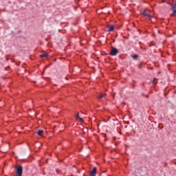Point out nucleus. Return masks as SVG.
<instances>
[{
	"label": "nucleus",
	"mask_w": 176,
	"mask_h": 176,
	"mask_svg": "<svg viewBox=\"0 0 176 176\" xmlns=\"http://www.w3.org/2000/svg\"><path fill=\"white\" fill-rule=\"evenodd\" d=\"M96 171H97V168L94 167V168H92L91 172L90 174H89V176H96Z\"/></svg>",
	"instance_id": "39448f33"
},
{
	"label": "nucleus",
	"mask_w": 176,
	"mask_h": 176,
	"mask_svg": "<svg viewBox=\"0 0 176 176\" xmlns=\"http://www.w3.org/2000/svg\"><path fill=\"white\" fill-rule=\"evenodd\" d=\"M138 68L139 69H142L144 68V64L138 65Z\"/></svg>",
	"instance_id": "f8f14e48"
},
{
	"label": "nucleus",
	"mask_w": 176,
	"mask_h": 176,
	"mask_svg": "<svg viewBox=\"0 0 176 176\" xmlns=\"http://www.w3.org/2000/svg\"><path fill=\"white\" fill-rule=\"evenodd\" d=\"M142 14H143V16H144V17H148V19H151V18L153 17L152 15H151V14L146 13V10H143Z\"/></svg>",
	"instance_id": "20e7f679"
},
{
	"label": "nucleus",
	"mask_w": 176,
	"mask_h": 176,
	"mask_svg": "<svg viewBox=\"0 0 176 176\" xmlns=\"http://www.w3.org/2000/svg\"><path fill=\"white\" fill-rule=\"evenodd\" d=\"M135 38H137V36H135L133 37L134 39H135Z\"/></svg>",
	"instance_id": "dca6fc26"
},
{
	"label": "nucleus",
	"mask_w": 176,
	"mask_h": 176,
	"mask_svg": "<svg viewBox=\"0 0 176 176\" xmlns=\"http://www.w3.org/2000/svg\"><path fill=\"white\" fill-rule=\"evenodd\" d=\"M36 134H38V135H43V130L36 131Z\"/></svg>",
	"instance_id": "9b49d317"
},
{
	"label": "nucleus",
	"mask_w": 176,
	"mask_h": 176,
	"mask_svg": "<svg viewBox=\"0 0 176 176\" xmlns=\"http://www.w3.org/2000/svg\"><path fill=\"white\" fill-rule=\"evenodd\" d=\"M113 42H115V40H113Z\"/></svg>",
	"instance_id": "aec40b11"
},
{
	"label": "nucleus",
	"mask_w": 176,
	"mask_h": 176,
	"mask_svg": "<svg viewBox=\"0 0 176 176\" xmlns=\"http://www.w3.org/2000/svg\"><path fill=\"white\" fill-rule=\"evenodd\" d=\"M145 97H146V98H149V96H148V95H146Z\"/></svg>",
	"instance_id": "2eb2a0df"
},
{
	"label": "nucleus",
	"mask_w": 176,
	"mask_h": 176,
	"mask_svg": "<svg viewBox=\"0 0 176 176\" xmlns=\"http://www.w3.org/2000/svg\"><path fill=\"white\" fill-rule=\"evenodd\" d=\"M164 1H166V0H164ZM173 1V2H174V0H172Z\"/></svg>",
	"instance_id": "a211bd4d"
},
{
	"label": "nucleus",
	"mask_w": 176,
	"mask_h": 176,
	"mask_svg": "<svg viewBox=\"0 0 176 176\" xmlns=\"http://www.w3.org/2000/svg\"><path fill=\"white\" fill-rule=\"evenodd\" d=\"M152 82V83H155V80H153V81H151Z\"/></svg>",
	"instance_id": "f3484780"
},
{
	"label": "nucleus",
	"mask_w": 176,
	"mask_h": 176,
	"mask_svg": "<svg viewBox=\"0 0 176 176\" xmlns=\"http://www.w3.org/2000/svg\"><path fill=\"white\" fill-rule=\"evenodd\" d=\"M41 58H43V57L47 58L49 57V54L47 52H45L44 54H42L40 55Z\"/></svg>",
	"instance_id": "1a4fd4ad"
},
{
	"label": "nucleus",
	"mask_w": 176,
	"mask_h": 176,
	"mask_svg": "<svg viewBox=\"0 0 176 176\" xmlns=\"http://www.w3.org/2000/svg\"><path fill=\"white\" fill-rule=\"evenodd\" d=\"M75 118L77 120H80V122H81V123H83V118H80V116H79V113H77V114H76Z\"/></svg>",
	"instance_id": "0eeeda50"
},
{
	"label": "nucleus",
	"mask_w": 176,
	"mask_h": 176,
	"mask_svg": "<svg viewBox=\"0 0 176 176\" xmlns=\"http://www.w3.org/2000/svg\"><path fill=\"white\" fill-rule=\"evenodd\" d=\"M170 6V10L173 11L172 15L176 17V0L175 1V3H173Z\"/></svg>",
	"instance_id": "f03ea898"
},
{
	"label": "nucleus",
	"mask_w": 176,
	"mask_h": 176,
	"mask_svg": "<svg viewBox=\"0 0 176 176\" xmlns=\"http://www.w3.org/2000/svg\"><path fill=\"white\" fill-rule=\"evenodd\" d=\"M118 53H119V50H118V48L111 47V50L110 51L109 54L110 56H117Z\"/></svg>",
	"instance_id": "f257e3e1"
},
{
	"label": "nucleus",
	"mask_w": 176,
	"mask_h": 176,
	"mask_svg": "<svg viewBox=\"0 0 176 176\" xmlns=\"http://www.w3.org/2000/svg\"><path fill=\"white\" fill-rule=\"evenodd\" d=\"M23 174V166L21 165H19L16 166V175L18 176H21Z\"/></svg>",
	"instance_id": "7ed1b4c3"
},
{
	"label": "nucleus",
	"mask_w": 176,
	"mask_h": 176,
	"mask_svg": "<svg viewBox=\"0 0 176 176\" xmlns=\"http://www.w3.org/2000/svg\"><path fill=\"white\" fill-rule=\"evenodd\" d=\"M113 141H116V137H113Z\"/></svg>",
	"instance_id": "4468645a"
},
{
	"label": "nucleus",
	"mask_w": 176,
	"mask_h": 176,
	"mask_svg": "<svg viewBox=\"0 0 176 176\" xmlns=\"http://www.w3.org/2000/svg\"><path fill=\"white\" fill-rule=\"evenodd\" d=\"M107 28H109L108 32H112V31H113V30H115V26L113 25H108Z\"/></svg>",
	"instance_id": "423d86ee"
},
{
	"label": "nucleus",
	"mask_w": 176,
	"mask_h": 176,
	"mask_svg": "<svg viewBox=\"0 0 176 176\" xmlns=\"http://www.w3.org/2000/svg\"><path fill=\"white\" fill-rule=\"evenodd\" d=\"M0 152H1V153H8V151H0Z\"/></svg>",
	"instance_id": "ddd939ff"
},
{
	"label": "nucleus",
	"mask_w": 176,
	"mask_h": 176,
	"mask_svg": "<svg viewBox=\"0 0 176 176\" xmlns=\"http://www.w3.org/2000/svg\"><path fill=\"white\" fill-rule=\"evenodd\" d=\"M107 95L105 94H99L98 96V98L99 100H101L102 98H105Z\"/></svg>",
	"instance_id": "9d476101"
},
{
	"label": "nucleus",
	"mask_w": 176,
	"mask_h": 176,
	"mask_svg": "<svg viewBox=\"0 0 176 176\" xmlns=\"http://www.w3.org/2000/svg\"><path fill=\"white\" fill-rule=\"evenodd\" d=\"M131 57L133 58V60H138V58L140 57V56H138V54H135L133 55H131Z\"/></svg>",
	"instance_id": "6e6552de"
},
{
	"label": "nucleus",
	"mask_w": 176,
	"mask_h": 176,
	"mask_svg": "<svg viewBox=\"0 0 176 176\" xmlns=\"http://www.w3.org/2000/svg\"><path fill=\"white\" fill-rule=\"evenodd\" d=\"M21 160H24V159H21Z\"/></svg>",
	"instance_id": "6ab92c4d"
}]
</instances>
